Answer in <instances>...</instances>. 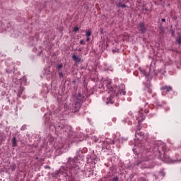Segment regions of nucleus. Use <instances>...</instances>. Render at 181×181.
I'll return each mask as SVG.
<instances>
[{
    "label": "nucleus",
    "mask_w": 181,
    "mask_h": 181,
    "mask_svg": "<svg viewBox=\"0 0 181 181\" xmlns=\"http://www.w3.org/2000/svg\"><path fill=\"white\" fill-rule=\"evenodd\" d=\"M45 169H50V167L47 166V167H45Z\"/></svg>",
    "instance_id": "nucleus-24"
},
{
    "label": "nucleus",
    "mask_w": 181,
    "mask_h": 181,
    "mask_svg": "<svg viewBox=\"0 0 181 181\" xmlns=\"http://www.w3.org/2000/svg\"><path fill=\"white\" fill-rule=\"evenodd\" d=\"M86 42H90V37H86Z\"/></svg>",
    "instance_id": "nucleus-20"
},
{
    "label": "nucleus",
    "mask_w": 181,
    "mask_h": 181,
    "mask_svg": "<svg viewBox=\"0 0 181 181\" xmlns=\"http://www.w3.org/2000/svg\"><path fill=\"white\" fill-rule=\"evenodd\" d=\"M12 144H13V147L18 146V143H17V141H16V137L13 136L12 138Z\"/></svg>",
    "instance_id": "nucleus-7"
},
{
    "label": "nucleus",
    "mask_w": 181,
    "mask_h": 181,
    "mask_svg": "<svg viewBox=\"0 0 181 181\" xmlns=\"http://www.w3.org/2000/svg\"><path fill=\"white\" fill-rule=\"evenodd\" d=\"M72 59L76 63H80V62H81V58L80 57H78V56L73 55L72 56Z\"/></svg>",
    "instance_id": "nucleus-5"
},
{
    "label": "nucleus",
    "mask_w": 181,
    "mask_h": 181,
    "mask_svg": "<svg viewBox=\"0 0 181 181\" xmlns=\"http://www.w3.org/2000/svg\"><path fill=\"white\" fill-rule=\"evenodd\" d=\"M136 135H138L139 136H144V134L141 132H138V130H136Z\"/></svg>",
    "instance_id": "nucleus-9"
},
{
    "label": "nucleus",
    "mask_w": 181,
    "mask_h": 181,
    "mask_svg": "<svg viewBox=\"0 0 181 181\" xmlns=\"http://www.w3.org/2000/svg\"><path fill=\"white\" fill-rule=\"evenodd\" d=\"M78 101H81V95L80 93L78 95Z\"/></svg>",
    "instance_id": "nucleus-15"
},
{
    "label": "nucleus",
    "mask_w": 181,
    "mask_h": 181,
    "mask_svg": "<svg viewBox=\"0 0 181 181\" xmlns=\"http://www.w3.org/2000/svg\"><path fill=\"white\" fill-rule=\"evenodd\" d=\"M176 42H177V43H178V45H180V43H181L180 37H178V38L176 40Z\"/></svg>",
    "instance_id": "nucleus-14"
},
{
    "label": "nucleus",
    "mask_w": 181,
    "mask_h": 181,
    "mask_svg": "<svg viewBox=\"0 0 181 181\" xmlns=\"http://www.w3.org/2000/svg\"><path fill=\"white\" fill-rule=\"evenodd\" d=\"M80 45H86V43L84 42V40H81L79 42Z\"/></svg>",
    "instance_id": "nucleus-16"
},
{
    "label": "nucleus",
    "mask_w": 181,
    "mask_h": 181,
    "mask_svg": "<svg viewBox=\"0 0 181 181\" xmlns=\"http://www.w3.org/2000/svg\"><path fill=\"white\" fill-rule=\"evenodd\" d=\"M107 84H111V81H107Z\"/></svg>",
    "instance_id": "nucleus-23"
},
{
    "label": "nucleus",
    "mask_w": 181,
    "mask_h": 181,
    "mask_svg": "<svg viewBox=\"0 0 181 181\" xmlns=\"http://www.w3.org/2000/svg\"><path fill=\"white\" fill-rule=\"evenodd\" d=\"M128 122V124H129V125H132V122L129 121V122Z\"/></svg>",
    "instance_id": "nucleus-21"
},
{
    "label": "nucleus",
    "mask_w": 181,
    "mask_h": 181,
    "mask_svg": "<svg viewBox=\"0 0 181 181\" xmlns=\"http://www.w3.org/2000/svg\"><path fill=\"white\" fill-rule=\"evenodd\" d=\"M143 120H144V118H142V119H139L138 121L139 125L137 126L136 131H138V132L141 131V128H142V127H141L140 124L141 122H142Z\"/></svg>",
    "instance_id": "nucleus-6"
},
{
    "label": "nucleus",
    "mask_w": 181,
    "mask_h": 181,
    "mask_svg": "<svg viewBox=\"0 0 181 181\" xmlns=\"http://www.w3.org/2000/svg\"><path fill=\"white\" fill-rule=\"evenodd\" d=\"M59 76L60 78H62V77H63V72L59 71Z\"/></svg>",
    "instance_id": "nucleus-18"
},
{
    "label": "nucleus",
    "mask_w": 181,
    "mask_h": 181,
    "mask_svg": "<svg viewBox=\"0 0 181 181\" xmlns=\"http://www.w3.org/2000/svg\"><path fill=\"white\" fill-rule=\"evenodd\" d=\"M77 30H78V27H74V32H77Z\"/></svg>",
    "instance_id": "nucleus-19"
},
{
    "label": "nucleus",
    "mask_w": 181,
    "mask_h": 181,
    "mask_svg": "<svg viewBox=\"0 0 181 181\" xmlns=\"http://www.w3.org/2000/svg\"><path fill=\"white\" fill-rule=\"evenodd\" d=\"M119 6H120L121 8H127V5L123 4L121 2L119 3Z\"/></svg>",
    "instance_id": "nucleus-11"
},
{
    "label": "nucleus",
    "mask_w": 181,
    "mask_h": 181,
    "mask_svg": "<svg viewBox=\"0 0 181 181\" xmlns=\"http://www.w3.org/2000/svg\"><path fill=\"white\" fill-rule=\"evenodd\" d=\"M81 106V105L80 104V102H76V103L75 104V110H79L80 109V107Z\"/></svg>",
    "instance_id": "nucleus-8"
},
{
    "label": "nucleus",
    "mask_w": 181,
    "mask_h": 181,
    "mask_svg": "<svg viewBox=\"0 0 181 181\" xmlns=\"http://www.w3.org/2000/svg\"><path fill=\"white\" fill-rule=\"evenodd\" d=\"M86 36H87V37H89V36H91V31H87L86 33Z\"/></svg>",
    "instance_id": "nucleus-12"
},
{
    "label": "nucleus",
    "mask_w": 181,
    "mask_h": 181,
    "mask_svg": "<svg viewBox=\"0 0 181 181\" xmlns=\"http://www.w3.org/2000/svg\"><path fill=\"white\" fill-rule=\"evenodd\" d=\"M144 94L146 97H151V94H152V89L149 86H146L144 88Z\"/></svg>",
    "instance_id": "nucleus-3"
},
{
    "label": "nucleus",
    "mask_w": 181,
    "mask_h": 181,
    "mask_svg": "<svg viewBox=\"0 0 181 181\" xmlns=\"http://www.w3.org/2000/svg\"><path fill=\"white\" fill-rule=\"evenodd\" d=\"M112 181H118V177H114L112 179Z\"/></svg>",
    "instance_id": "nucleus-17"
},
{
    "label": "nucleus",
    "mask_w": 181,
    "mask_h": 181,
    "mask_svg": "<svg viewBox=\"0 0 181 181\" xmlns=\"http://www.w3.org/2000/svg\"><path fill=\"white\" fill-rule=\"evenodd\" d=\"M154 152H156V151H159V146H155L153 148Z\"/></svg>",
    "instance_id": "nucleus-13"
},
{
    "label": "nucleus",
    "mask_w": 181,
    "mask_h": 181,
    "mask_svg": "<svg viewBox=\"0 0 181 181\" xmlns=\"http://www.w3.org/2000/svg\"><path fill=\"white\" fill-rule=\"evenodd\" d=\"M61 69H63V64L57 65V70H61Z\"/></svg>",
    "instance_id": "nucleus-10"
},
{
    "label": "nucleus",
    "mask_w": 181,
    "mask_h": 181,
    "mask_svg": "<svg viewBox=\"0 0 181 181\" xmlns=\"http://www.w3.org/2000/svg\"><path fill=\"white\" fill-rule=\"evenodd\" d=\"M107 88L110 91L111 97H114V95L118 97L119 94H122V95L127 94V92H125V85L124 84H121L118 88H115V90H114V88L110 87V85H108Z\"/></svg>",
    "instance_id": "nucleus-1"
},
{
    "label": "nucleus",
    "mask_w": 181,
    "mask_h": 181,
    "mask_svg": "<svg viewBox=\"0 0 181 181\" xmlns=\"http://www.w3.org/2000/svg\"><path fill=\"white\" fill-rule=\"evenodd\" d=\"M164 158L166 159V155L164 156Z\"/></svg>",
    "instance_id": "nucleus-25"
},
{
    "label": "nucleus",
    "mask_w": 181,
    "mask_h": 181,
    "mask_svg": "<svg viewBox=\"0 0 181 181\" xmlns=\"http://www.w3.org/2000/svg\"><path fill=\"white\" fill-rule=\"evenodd\" d=\"M161 21H163V22H166V20H165V18H162V19H161Z\"/></svg>",
    "instance_id": "nucleus-22"
},
{
    "label": "nucleus",
    "mask_w": 181,
    "mask_h": 181,
    "mask_svg": "<svg viewBox=\"0 0 181 181\" xmlns=\"http://www.w3.org/2000/svg\"><path fill=\"white\" fill-rule=\"evenodd\" d=\"M160 90H163L165 93H169V91H172V87L165 86L161 87Z\"/></svg>",
    "instance_id": "nucleus-4"
},
{
    "label": "nucleus",
    "mask_w": 181,
    "mask_h": 181,
    "mask_svg": "<svg viewBox=\"0 0 181 181\" xmlns=\"http://www.w3.org/2000/svg\"><path fill=\"white\" fill-rule=\"evenodd\" d=\"M138 29L141 33H145L146 32V27L144 23H140L138 26Z\"/></svg>",
    "instance_id": "nucleus-2"
}]
</instances>
